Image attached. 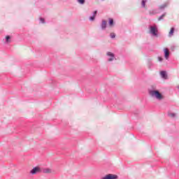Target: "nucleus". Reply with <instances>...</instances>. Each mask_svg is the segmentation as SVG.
Returning <instances> with one entry per match:
<instances>
[{"label": "nucleus", "instance_id": "1", "mask_svg": "<svg viewBox=\"0 0 179 179\" xmlns=\"http://www.w3.org/2000/svg\"><path fill=\"white\" fill-rule=\"evenodd\" d=\"M150 95L152 97H155L157 100H163V95L159 92L157 90L150 91Z\"/></svg>", "mask_w": 179, "mask_h": 179}, {"label": "nucleus", "instance_id": "2", "mask_svg": "<svg viewBox=\"0 0 179 179\" xmlns=\"http://www.w3.org/2000/svg\"><path fill=\"white\" fill-rule=\"evenodd\" d=\"M150 33L153 34V36H157V29H156V27H150Z\"/></svg>", "mask_w": 179, "mask_h": 179}, {"label": "nucleus", "instance_id": "3", "mask_svg": "<svg viewBox=\"0 0 179 179\" xmlns=\"http://www.w3.org/2000/svg\"><path fill=\"white\" fill-rule=\"evenodd\" d=\"M118 176L117 175L108 174L103 177L102 179H117Z\"/></svg>", "mask_w": 179, "mask_h": 179}, {"label": "nucleus", "instance_id": "4", "mask_svg": "<svg viewBox=\"0 0 179 179\" xmlns=\"http://www.w3.org/2000/svg\"><path fill=\"white\" fill-rule=\"evenodd\" d=\"M40 171H41L40 167L36 166L31 171V174H37V173H40Z\"/></svg>", "mask_w": 179, "mask_h": 179}, {"label": "nucleus", "instance_id": "5", "mask_svg": "<svg viewBox=\"0 0 179 179\" xmlns=\"http://www.w3.org/2000/svg\"><path fill=\"white\" fill-rule=\"evenodd\" d=\"M164 57H165L166 59H169V57L170 55V51H169V49L164 48Z\"/></svg>", "mask_w": 179, "mask_h": 179}, {"label": "nucleus", "instance_id": "6", "mask_svg": "<svg viewBox=\"0 0 179 179\" xmlns=\"http://www.w3.org/2000/svg\"><path fill=\"white\" fill-rule=\"evenodd\" d=\"M107 55L108 57H110V58L108 59L109 62H111V61H114V54L111 52H108L107 53Z\"/></svg>", "mask_w": 179, "mask_h": 179}, {"label": "nucleus", "instance_id": "7", "mask_svg": "<svg viewBox=\"0 0 179 179\" xmlns=\"http://www.w3.org/2000/svg\"><path fill=\"white\" fill-rule=\"evenodd\" d=\"M160 75L163 79H167V73L166 71H161Z\"/></svg>", "mask_w": 179, "mask_h": 179}, {"label": "nucleus", "instance_id": "8", "mask_svg": "<svg viewBox=\"0 0 179 179\" xmlns=\"http://www.w3.org/2000/svg\"><path fill=\"white\" fill-rule=\"evenodd\" d=\"M169 6V3H164V4L159 6V9L163 10Z\"/></svg>", "mask_w": 179, "mask_h": 179}, {"label": "nucleus", "instance_id": "9", "mask_svg": "<svg viewBox=\"0 0 179 179\" xmlns=\"http://www.w3.org/2000/svg\"><path fill=\"white\" fill-rule=\"evenodd\" d=\"M101 27L103 29H106L107 27V22L105 20L102 21Z\"/></svg>", "mask_w": 179, "mask_h": 179}, {"label": "nucleus", "instance_id": "10", "mask_svg": "<svg viewBox=\"0 0 179 179\" xmlns=\"http://www.w3.org/2000/svg\"><path fill=\"white\" fill-rule=\"evenodd\" d=\"M173 34H174V28L172 27L169 33V37H172Z\"/></svg>", "mask_w": 179, "mask_h": 179}, {"label": "nucleus", "instance_id": "11", "mask_svg": "<svg viewBox=\"0 0 179 179\" xmlns=\"http://www.w3.org/2000/svg\"><path fill=\"white\" fill-rule=\"evenodd\" d=\"M96 15H97V10L94 12V15L90 17V20H94V17H96Z\"/></svg>", "mask_w": 179, "mask_h": 179}, {"label": "nucleus", "instance_id": "12", "mask_svg": "<svg viewBox=\"0 0 179 179\" xmlns=\"http://www.w3.org/2000/svg\"><path fill=\"white\" fill-rule=\"evenodd\" d=\"M43 173H52V170L51 169H44Z\"/></svg>", "mask_w": 179, "mask_h": 179}, {"label": "nucleus", "instance_id": "13", "mask_svg": "<svg viewBox=\"0 0 179 179\" xmlns=\"http://www.w3.org/2000/svg\"><path fill=\"white\" fill-rule=\"evenodd\" d=\"M146 2H147L146 0H142L141 5L143 8H146Z\"/></svg>", "mask_w": 179, "mask_h": 179}, {"label": "nucleus", "instance_id": "14", "mask_svg": "<svg viewBox=\"0 0 179 179\" xmlns=\"http://www.w3.org/2000/svg\"><path fill=\"white\" fill-rule=\"evenodd\" d=\"M109 24L110 26H113L114 24V20L109 18Z\"/></svg>", "mask_w": 179, "mask_h": 179}, {"label": "nucleus", "instance_id": "15", "mask_svg": "<svg viewBox=\"0 0 179 179\" xmlns=\"http://www.w3.org/2000/svg\"><path fill=\"white\" fill-rule=\"evenodd\" d=\"M6 43H10V41L9 40H10V36H6Z\"/></svg>", "mask_w": 179, "mask_h": 179}, {"label": "nucleus", "instance_id": "16", "mask_svg": "<svg viewBox=\"0 0 179 179\" xmlns=\"http://www.w3.org/2000/svg\"><path fill=\"white\" fill-rule=\"evenodd\" d=\"M78 1V2L79 3H80L81 5H83V3H85V0H77Z\"/></svg>", "mask_w": 179, "mask_h": 179}, {"label": "nucleus", "instance_id": "17", "mask_svg": "<svg viewBox=\"0 0 179 179\" xmlns=\"http://www.w3.org/2000/svg\"><path fill=\"white\" fill-rule=\"evenodd\" d=\"M166 16V14H163L162 16H160L159 18H158V20H162L163 19V17H164Z\"/></svg>", "mask_w": 179, "mask_h": 179}, {"label": "nucleus", "instance_id": "18", "mask_svg": "<svg viewBox=\"0 0 179 179\" xmlns=\"http://www.w3.org/2000/svg\"><path fill=\"white\" fill-rule=\"evenodd\" d=\"M169 117H171L172 118L176 117V113H169Z\"/></svg>", "mask_w": 179, "mask_h": 179}, {"label": "nucleus", "instance_id": "19", "mask_svg": "<svg viewBox=\"0 0 179 179\" xmlns=\"http://www.w3.org/2000/svg\"><path fill=\"white\" fill-rule=\"evenodd\" d=\"M110 37H111V38H115V33H111L110 34Z\"/></svg>", "mask_w": 179, "mask_h": 179}, {"label": "nucleus", "instance_id": "20", "mask_svg": "<svg viewBox=\"0 0 179 179\" xmlns=\"http://www.w3.org/2000/svg\"><path fill=\"white\" fill-rule=\"evenodd\" d=\"M158 59H159V62L163 61V58H162L161 57H158Z\"/></svg>", "mask_w": 179, "mask_h": 179}, {"label": "nucleus", "instance_id": "21", "mask_svg": "<svg viewBox=\"0 0 179 179\" xmlns=\"http://www.w3.org/2000/svg\"><path fill=\"white\" fill-rule=\"evenodd\" d=\"M41 21L42 23H44V19L41 18Z\"/></svg>", "mask_w": 179, "mask_h": 179}]
</instances>
